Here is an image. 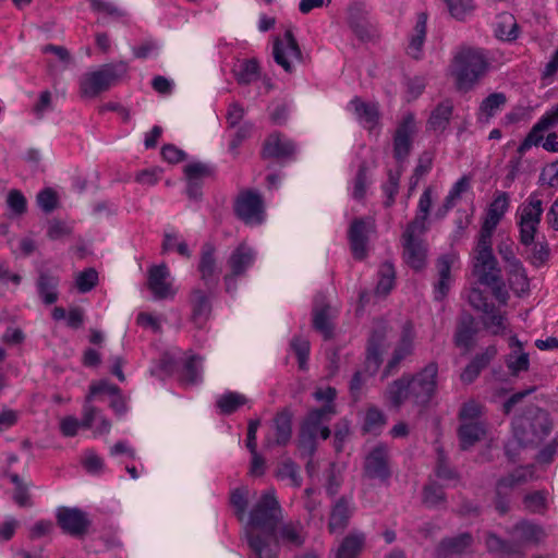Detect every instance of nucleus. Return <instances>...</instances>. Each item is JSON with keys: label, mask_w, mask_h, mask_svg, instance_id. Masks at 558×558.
<instances>
[{"label": "nucleus", "mask_w": 558, "mask_h": 558, "mask_svg": "<svg viewBox=\"0 0 558 558\" xmlns=\"http://www.w3.org/2000/svg\"><path fill=\"white\" fill-rule=\"evenodd\" d=\"M281 509L274 489L265 490L252 508L245 525L247 543L257 558H276L279 544L299 547L305 541L304 526L301 522H287L277 533Z\"/></svg>", "instance_id": "nucleus-1"}, {"label": "nucleus", "mask_w": 558, "mask_h": 558, "mask_svg": "<svg viewBox=\"0 0 558 558\" xmlns=\"http://www.w3.org/2000/svg\"><path fill=\"white\" fill-rule=\"evenodd\" d=\"M483 408L475 401L464 403L459 413L458 436L463 450L473 447L486 435V425L481 420Z\"/></svg>", "instance_id": "nucleus-6"}, {"label": "nucleus", "mask_w": 558, "mask_h": 558, "mask_svg": "<svg viewBox=\"0 0 558 558\" xmlns=\"http://www.w3.org/2000/svg\"><path fill=\"white\" fill-rule=\"evenodd\" d=\"M481 322L484 328L494 336L505 335L508 328L506 313L495 305L482 314Z\"/></svg>", "instance_id": "nucleus-31"}, {"label": "nucleus", "mask_w": 558, "mask_h": 558, "mask_svg": "<svg viewBox=\"0 0 558 558\" xmlns=\"http://www.w3.org/2000/svg\"><path fill=\"white\" fill-rule=\"evenodd\" d=\"M198 269L206 286L216 284L218 282L214 247L209 244H206L203 247Z\"/></svg>", "instance_id": "nucleus-35"}, {"label": "nucleus", "mask_w": 558, "mask_h": 558, "mask_svg": "<svg viewBox=\"0 0 558 558\" xmlns=\"http://www.w3.org/2000/svg\"><path fill=\"white\" fill-rule=\"evenodd\" d=\"M247 495L248 490L246 487H240L231 493V505L235 509V513L240 519H243L247 508Z\"/></svg>", "instance_id": "nucleus-57"}, {"label": "nucleus", "mask_w": 558, "mask_h": 558, "mask_svg": "<svg viewBox=\"0 0 558 558\" xmlns=\"http://www.w3.org/2000/svg\"><path fill=\"white\" fill-rule=\"evenodd\" d=\"M556 125H558V104L549 108L533 125L523 141L521 149H529L532 146L541 145L544 133Z\"/></svg>", "instance_id": "nucleus-19"}, {"label": "nucleus", "mask_w": 558, "mask_h": 558, "mask_svg": "<svg viewBox=\"0 0 558 558\" xmlns=\"http://www.w3.org/2000/svg\"><path fill=\"white\" fill-rule=\"evenodd\" d=\"M470 260L472 275L478 283L493 284L499 281L501 268L493 252V238L477 235Z\"/></svg>", "instance_id": "nucleus-4"}, {"label": "nucleus", "mask_w": 558, "mask_h": 558, "mask_svg": "<svg viewBox=\"0 0 558 558\" xmlns=\"http://www.w3.org/2000/svg\"><path fill=\"white\" fill-rule=\"evenodd\" d=\"M534 470L532 465L520 466L508 476L500 478L496 486L497 496L501 498L509 490L518 485L524 484L533 478Z\"/></svg>", "instance_id": "nucleus-28"}, {"label": "nucleus", "mask_w": 558, "mask_h": 558, "mask_svg": "<svg viewBox=\"0 0 558 558\" xmlns=\"http://www.w3.org/2000/svg\"><path fill=\"white\" fill-rule=\"evenodd\" d=\"M233 71L240 84H250L258 77V64L255 60L240 61Z\"/></svg>", "instance_id": "nucleus-46"}, {"label": "nucleus", "mask_w": 558, "mask_h": 558, "mask_svg": "<svg viewBox=\"0 0 558 558\" xmlns=\"http://www.w3.org/2000/svg\"><path fill=\"white\" fill-rule=\"evenodd\" d=\"M118 390L116 386L105 380L90 386L89 395L83 405V425L85 427H92L94 425V416L98 414V409L92 404V400L100 393H106L110 397L116 396Z\"/></svg>", "instance_id": "nucleus-23"}, {"label": "nucleus", "mask_w": 558, "mask_h": 558, "mask_svg": "<svg viewBox=\"0 0 558 558\" xmlns=\"http://www.w3.org/2000/svg\"><path fill=\"white\" fill-rule=\"evenodd\" d=\"M384 399L391 407L399 409L405 401H412V393L407 376L392 381L384 393Z\"/></svg>", "instance_id": "nucleus-29"}, {"label": "nucleus", "mask_w": 558, "mask_h": 558, "mask_svg": "<svg viewBox=\"0 0 558 558\" xmlns=\"http://www.w3.org/2000/svg\"><path fill=\"white\" fill-rule=\"evenodd\" d=\"M513 536L521 542L530 543L539 542L545 533L541 526L524 521L515 525Z\"/></svg>", "instance_id": "nucleus-44"}, {"label": "nucleus", "mask_w": 558, "mask_h": 558, "mask_svg": "<svg viewBox=\"0 0 558 558\" xmlns=\"http://www.w3.org/2000/svg\"><path fill=\"white\" fill-rule=\"evenodd\" d=\"M470 305L482 314L494 304L489 303L485 293L478 288H473L468 294Z\"/></svg>", "instance_id": "nucleus-60"}, {"label": "nucleus", "mask_w": 558, "mask_h": 558, "mask_svg": "<svg viewBox=\"0 0 558 558\" xmlns=\"http://www.w3.org/2000/svg\"><path fill=\"white\" fill-rule=\"evenodd\" d=\"M275 444L286 445L292 435L291 416L288 412L279 413L274 420Z\"/></svg>", "instance_id": "nucleus-43"}, {"label": "nucleus", "mask_w": 558, "mask_h": 558, "mask_svg": "<svg viewBox=\"0 0 558 558\" xmlns=\"http://www.w3.org/2000/svg\"><path fill=\"white\" fill-rule=\"evenodd\" d=\"M395 267L391 263H384L378 270V281L376 284L375 293L377 295H387L395 286Z\"/></svg>", "instance_id": "nucleus-42"}, {"label": "nucleus", "mask_w": 558, "mask_h": 558, "mask_svg": "<svg viewBox=\"0 0 558 558\" xmlns=\"http://www.w3.org/2000/svg\"><path fill=\"white\" fill-rule=\"evenodd\" d=\"M255 258L256 252L246 243H241L232 251L228 259V266L231 269V274L225 277L228 292L234 290L235 277L243 275L253 265Z\"/></svg>", "instance_id": "nucleus-11"}, {"label": "nucleus", "mask_w": 558, "mask_h": 558, "mask_svg": "<svg viewBox=\"0 0 558 558\" xmlns=\"http://www.w3.org/2000/svg\"><path fill=\"white\" fill-rule=\"evenodd\" d=\"M191 305L193 322L202 326L207 320L211 311L208 296L199 289H195L191 294Z\"/></svg>", "instance_id": "nucleus-37"}, {"label": "nucleus", "mask_w": 558, "mask_h": 558, "mask_svg": "<svg viewBox=\"0 0 558 558\" xmlns=\"http://www.w3.org/2000/svg\"><path fill=\"white\" fill-rule=\"evenodd\" d=\"M474 333L473 318L470 316L463 318L456 333V344L468 349L473 341Z\"/></svg>", "instance_id": "nucleus-53"}, {"label": "nucleus", "mask_w": 558, "mask_h": 558, "mask_svg": "<svg viewBox=\"0 0 558 558\" xmlns=\"http://www.w3.org/2000/svg\"><path fill=\"white\" fill-rule=\"evenodd\" d=\"M512 427L518 444L529 446L543 441L551 430V423L547 412L532 408L525 414L515 417Z\"/></svg>", "instance_id": "nucleus-3"}, {"label": "nucleus", "mask_w": 558, "mask_h": 558, "mask_svg": "<svg viewBox=\"0 0 558 558\" xmlns=\"http://www.w3.org/2000/svg\"><path fill=\"white\" fill-rule=\"evenodd\" d=\"M7 205L14 215H22L26 211V198L17 190H11L8 193Z\"/></svg>", "instance_id": "nucleus-61"}, {"label": "nucleus", "mask_w": 558, "mask_h": 558, "mask_svg": "<svg viewBox=\"0 0 558 558\" xmlns=\"http://www.w3.org/2000/svg\"><path fill=\"white\" fill-rule=\"evenodd\" d=\"M417 229L408 227L403 233V256L405 262L414 269L418 270L425 266L426 246L421 240Z\"/></svg>", "instance_id": "nucleus-15"}, {"label": "nucleus", "mask_w": 558, "mask_h": 558, "mask_svg": "<svg viewBox=\"0 0 558 558\" xmlns=\"http://www.w3.org/2000/svg\"><path fill=\"white\" fill-rule=\"evenodd\" d=\"M416 132L417 125L414 114H405L397 128L393 141L395 158L399 162L403 161L409 156L412 146V140Z\"/></svg>", "instance_id": "nucleus-16"}, {"label": "nucleus", "mask_w": 558, "mask_h": 558, "mask_svg": "<svg viewBox=\"0 0 558 558\" xmlns=\"http://www.w3.org/2000/svg\"><path fill=\"white\" fill-rule=\"evenodd\" d=\"M507 98L502 93L488 95L480 105L477 120L481 123H488L493 117L500 112L506 105Z\"/></svg>", "instance_id": "nucleus-32"}, {"label": "nucleus", "mask_w": 558, "mask_h": 558, "mask_svg": "<svg viewBox=\"0 0 558 558\" xmlns=\"http://www.w3.org/2000/svg\"><path fill=\"white\" fill-rule=\"evenodd\" d=\"M351 514L350 504L340 499L333 507L329 521V530L331 533L340 532L344 529Z\"/></svg>", "instance_id": "nucleus-40"}, {"label": "nucleus", "mask_w": 558, "mask_h": 558, "mask_svg": "<svg viewBox=\"0 0 558 558\" xmlns=\"http://www.w3.org/2000/svg\"><path fill=\"white\" fill-rule=\"evenodd\" d=\"M148 286L156 299H167L174 295L170 271L163 264L149 269Z\"/></svg>", "instance_id": "nucleus-21"}, {"label": "nucleus", "mask_w": 558, "mask_h": 558, "mask_svg": "<svg viewBox=\"0 0 558 558\" xmlns=\"http://www.w3.org/2000/svg\"><path fill=\"white\" fill-rule=\"evenodd\" d=\"M519 27L515 17L510 13H501L495 22V35L501 40L511 41L517 39Z\"/></svg>", "instance_id": "nucleus-39"}, {"label": "nucleus", "mask_w": 558, "mask_h": 558, "mask_svg": "<svg viewBox=\"0 0 558 558\" xmlns=\"http://www.w3.org/2000/svg\"><path fill=\"white\" fill-rule=\"evenodd\" d=\"M436 193L433 187L428 186L420 196L417 204V215L415 219L408 226L412 229H417L418 233H424L426 230V220L433 205Z\"/></svg>", "instance_id": "nucleus-33"}, {"label": "nucleus", "mask_w": 558, "mask_h": 558, "mask_svg": "<svg viewBox=\"0 0 558 558\" xmlns=\"http://www.w3.org/2000/svg\"><path fill=\"white\" fill-rule=\"evenodd\" d=\"M387 332L388 325L386 322H377L368 341L367 355H366V369L369 374H374L379 368L381 357L387 349Z\"/></svg>", "instance_id": "nucleus-13"}, {"label": "nucleus", "mask_w": 558, "mask_h": 558, "mask_svg": "<svg viewBox=\"0 0 558 558\" xmlns=\"http://www.w3.org/2000/svg\"><path fill=\"white\" fill-rule=\"evenodd\" d=\"M375 231L373 218L354 219L349 229V242L353 256L363 259L367 255L369 235Z\"/></svg>", "instance_id": "nucleus-12"}, {"label": "nucleus", "mask_w": 558, "mask_h": 558, "mask_svg": "<svg viewBox=\"0 0 558 558\" xmlns=\"http://www.w3.org/2000/svg\"><path fill=\"white\" fill-rule=\"evenodd\" d=\"M57 518L60 526L72 535L84 533L88 524L85 513L78 509L60 508Z\"/></svg>", "instance_id": "nucleus-22"}, {"label": "nucleus", "mask_w": 558, "mask_h": 558, "mask_svg": "<svg viewBox=\"0 0 558 558\" xmlns=\"http://www.w3.org/2000/svg\"><path fill=\"white\" fill-rule=\"evenodd\" d=\"M126 71L128 65L124 62L104 64L81 77V92L85 97H96L109 89Z\"/></svg>", "instance_id": "nucleus-7"}, {"label": "nucleus", "mask_w": 558, "mask_h": 558, "mask_svg": "<svg viewBox=\"0 0 558 558\" xmlns=\"http://www.w3.org/2000/svg\"><path fill=\"white\" fill-rule=\"evenodd\" d=\"M497 251L505 264V268L521 262L515 255L514 243L510 239L501 241L497 246Z\"/></svg>", "instance_id": "nucleus-58"}, {"label": "nucleus", "mask_w": 558, "mask_h": 558, "mask_svg": "<svg viewBox=\"0 0 558 558\" xmlns=\"http://www.w3.org/2000/svg\"><path fill=\"white\" fill-rule=\"evenodd\" d=\"M509 208V197L507 193H499L488 207L485 219L482 223L478 235L493 238L494 232Z\"/></svg>", "instance_id": "nucleus-18"}, {"label": "nucleus", "mask_w": 558, "mask_h": 558, "mask_svg": "<svg viewBox=\"0 0 558 558\" xmlns=\"http://www.w3.org/2000/svg\"><path fill=\"white\" fill-rule=\"evenodd\" d=\"M558 74V48L549 58L542 71V82L544 85H549L555 82Z\"/></svg>", "instance_id": "nucleus-62"}, {"label": "nucleus", "mask_w": 558, "mask_h": 558, "mask_svg": "<svg viewBox=\"0 0 558 558\" xmlns=\"http://www.w3.org/2000/svg\"><path fill=\"white\" fill-rule=\"evenodd\" d=\"M98 274L95 269H86L76 276L75 283L80 292L90 291L97 283Z\"/></svg>", "instance_id": "nucleus-59"}, {"label": "nucleus", "mask_w": 558, "mask_h": 558, "mask_svg": "<svg viewBox=\"0 0 558 558\" xmlns=\"http://www.w3.org/2000/svg\"><path fill=\"white\" fill-rule=\"evenodd\" d=\"M348 108L365 129L373 130L378 124L379 111L376 104L364 102L359 98H354L350 101Z\"/></svg>", "instance_id": "nucleus-24"}, {"label": "nucleus", "mask_w": 558, "mask_h": 558, "mask_svg": "<svg viewBox=\"0 0 558 558\" xmlns=\"http://www.w3.org/2000/svg\"><path fill=\"white\" fill-rule=\"evenodd\" d=\"M452 17L462 21L473 13L474 0H442Z\"/></svg>", "instance_id": "nucleus-50"}, {"label": "nucleus", "mask_w": 558, "mask_h": 558, "mask_svg": "<svg viewBox=\"0 0 558 558\" xmlns=\"http://www.w3.org/2000/svg\"><path fill=\"white\" fill-rule=\"evenodd\" d=\"M386 424L385 414L376 409L371 408L366 412L365 421H364V429L369 433H378Z\"/></svg>", "instance_id": "nucleus-55"}, {"label": "nucleus", "mask_w": 558, "mask_h": 558, "mask_svg": "<svg viewBox=\"0 0 558 558\" xmlns=\"http://www.w3.org/2000/svg\"><path fill=\"white\" fill-rule=\"evenodd\" d=\"M277 477L293 487H300L302 483L299 468L292 461H286L278 468Z\"/></svg>", "instance_id": "nucleus-51"}, {"label": "nucleus", "mask_w": 558, "mask_h": 558, "mask_svg": "<svg viewBox=\"0 0 558 558\" xmlns=\"http://www.w3.org/2000/svg\"><path fill=\"white\" fill-rule=\"evenodd\" d=\"M530 366L529 354L525 352L512 351L507 357V367L512 375H518L520 372L527 371Z\"/></svg>", "instance_id": "nucleus-56"}, {"label": "nucleus", "mask_w": 558, "mask_h": 558, "mask_svg": "<svg viewBox=\"0 0 558 558\" xmlns=\"http://www.w3.org/2000/svg\"><path fill=\"white\" fill-rule=\"evenodd\" d=\"M246 398L238 392H226L217 399V407L221 413L230 414L236 411L241 405L245 404Z\"/></svg>", "instance_id": "nucleus-49"}, {"label": "nucleus", "mask_w": 558, "mask_h": 558, "mask_svg": "<svg viewBox=\"0 0 558 558\" xmlns=\"http://www.w3.org/2000/svg\"><path fill=\"white\" fill-rule=\"evenodd\" d=\"M497 354V349L492 345L485 352L477 355L461 373V380L465 384L472 383L480 374V372L489 363V361Z\"/></svg>", "instance_id": "nucleus-38"}, {"label": "nucleus", "mask_w": 558, "mask_h": 558, "mask_svg": "<svg viewBox=\"0 0 558 558\" xmlns=\"http://www.w3.org/2000/svg\"><path fill=\"white\" fill-rule=\"evenodd\" d=\"M459 257L456 253L445 254L437 262V270L439 278L451 279V268L458 263Z\"/></svg>", "instance_id": "nucleus-64"}, {"label": "nucleus", "mask_w": 558, "mask_h": 558, "mask_svg": "<svg viewBox=\"0 0 558 558\" xmlns=\"http://www.w3.org/2000/svg\"><path fill=\"white\" fill-rule=\"evenodd\" d=\"M335 414V407L326 404L320 409L313 410L305 418L300 433V447L306 450L310 454L315 451L316 439H327L330 436L328 423Z\"/></svg>", "instance_id": "nucleus-5"}, {"label": "nucleus", "mask_w": 558, "mask_h": 558, "mask_svg": "<svg viewBox=\"0 0 558 558\" xmlns=\"http://www.w3.org/2000/svg\"><path fill=\"white\" fill-rule=\"evenodd\" d=\"M272 56L275 62L286 72H292L295 64L301 62L302 52L291 31L288 29L274 39Z\"/></svg>", "instance_id": "nucleus-10"}, {"label": "nucleus", "mask_w": 558, "mask_h": 558, "mask_svg": "<svg viewBox=\"0 0 558 558\" xmlns=\"http://www.w3.org/2000/svg\"><path fill=\"white\" fill-rule=\"evenodd\" d=\"M291 347L298 356L300 368H305L310 354V342L304 338L295 337Z\"/></svg>", "instance_id": "nucleus-63"}, {"label": "nucleus", "mask_w": 558, "mask_h": 558, "mask_svg": "<svg viewBox=\"0 0 558 558\" xmlns=\"http://www.w3.org/2000/svg\"><path fill=\"white\" fill-rule=\"evenodd\" d=\"M369 179L365 166H361L350 187V195L355 201H362L366 196Z\"/></svg>", "instance_id": "nucleus-52"}, {"label": "nucleus", "mask_w": 558, "mask_h": 558, "mask_svg": "<svg viewBox=\"0 0 558 558\" xmlns=\"http://www.w3.org/2000/svg\"><path fill=\"white\" fill-rule=\"evenodd\" d=\"M427 15L421 12L416 16V22L410 36L408 54L414 59H420L423 53V46L426 37Z\"/></svg>", "instance_id": "nucleus-30"}, {"label": "nucleus", "mask_w": 558, "mask_h": 558, "mask_svg": "<svg viewBox=\"0 0 558 558\" xmlns=\"http://www.w3.org/2000/svg\"><path fill=\"white\" fill-rule=\"evenodd\" d=\"M414 329L413 325L407 322L402 326V331L400 336V340L393 351V355L388 362L386 369L384 372V376H389L400 364V362L410 355L414 348Z\"/></svg>", "instance_id": "nucleus-20"}, {"label": "nucleus", "mask_w": 558, "mask_h": 558, "mask_svg": "<svg viewBox=\"0 0 558 558\" xmlns=\"http://www.w3.org/2000/svg\"><path fill=\"white\" fill-rule=\"evenodd\" d=\"M203 359L196 355L190 356L183 366L181 380L186 385H194L202 380Z\"/></svg>", "instance_id": "nucleus-45"}, {"label": "nucleus", "mask_w": 558, "mask_h": 558, "mask_svg": "<svg viewBox=\"0 0 558 558\" xmlns=\"http://www.w3.org/2000/svg\"><path fill=\"white\" fill-rule=\"evenodd\" d=\"M211 168L203 162H191L184 167V174L187 180V194L190 197L197 198L199 196L201 182L210 177Z\"/></svg>", "instance_id": "nucleus-25"}, {"label": "nucleus", "mask_w": 558, "mask_h": 558, "mask_svg": "<svg viewBox=\"0 0 558 558\" xmlns=\"http://www.w3.org/2000/svg\"><path fill=\"white\" fill-rule=\"evenodd\" d=\"M524 507L534 513H543L547 509V493L537 490L527 494L524 499Z\"/></svg>", "instance_id": "nucleus-54"}, {"label": "nucleus", "mask_w": 558, "mask_h": 558, "mask_svg": "<svg viewBox=\"0 0 558 558\" xmlns=\"http://www.w3.org/2000/svg\"><path fill=\"white\" fill-rule=\"evenodd\" d=\"M365 544L363 533H351L345 536L336 550V558H359Z\"/></svg>", "instance_id": "nucleus-36"}, {"label": "nucleus", "mask_w": 558, "mask_h": 558, "mask_svg": "<svg viewBox=\"0 0 558 558\" xmlns=\"http://www.w3.org/2000/svg\"><path fill=\"white\" fill-rule=\"evenodd\" d=\"M543 214V202L537 194H531L517 210L520 242L524 246L533 243Z\"/></svg>", "instance_id": "nucleus-8"}, {"label": "nucleus", "mask_w": 558, "mask_h": 558, "mask_svg": "<svg viewBox=\"0 0 558 558\" xmlns=\"http://www.w3.org/2000/svg\"><path fill=\"white\" fill-rule=\"evenodd\" d=\"M294 153L293 143L279 133L270 134L264 144L263 156L265 158H284Z\"/></svg>", "instance_id": "nucleus-27"}, {"label": "nucleus", "mask_w": 558, "mask_h": 558, "mask_svg": "<svg viewBox=\"0 0 558 558\" xmlns=\"http://www.w3.org/2000/svg\"><path fill=\"white\" fill-rule=\"evenodd\" d=\"M364 472L366 476L380 481H386L390 476L387 446L380 444L372 449L365 458Z\"/></svg>", "instance_id": "nucleus-17"}, {"label": "nucleus", "mask_w": 558, "mask_h": 558, "mask_svg": "<svg viewBox=\"0 0 558 558\" xmlns=\"http://www.w3.org/2000/svg\"><path fill=\"white\" fill-rule=\"evenodd\" d=\"M438 366L436 363L427 364L413 376H407L412 393V401L418 405L427 404L436 393Z\"/></svg>", "instance_id": "nucleus-9"}, {"label": "nucleus", "mask_w": 558, "mask_h": 558, "mask_svg": "<svg viewBox=\"0 0 558 558\" xmlns=\"http://www.w3.org/2000/svg\"><path fill=\"white\" fill-rule=\"evenodd\" d=\"M505 270L509 287L518 296L529 292L530 281L526 270L521 262L514 263L513 266L506 267Z\"/></svg>", "instance_id": "nucleus-34"}, {"label": "nucleus", "mask_w": 558, "mask_h": 558, "mask_svg": "<svg viewBox=\"0 0 558 558\" xmlns=\"http://www.w3.org/2000/svg\"><path fill=\"white\" fill-rule=\"evenodd\" d=\"M487 61L482 50L460 49L451 63L450 73L460 90H469L486 72Z\"/></svg>", "instance_id": "nucleus-2"}, {"label": "nucleus", "mask_w": 558, "mask_h": 558, "mask_svg": "<svg viewBox=\"0 0 558 558\" xmlns=\"http://www.w3.org/2000/svg\"><path fill=\"white\" fill-rule=\"evenodd\" d=\"M453 113V104L451 100L439 102L430 112L426 128L435 133H442L448 128Z\"/></svg>", "instance_id": "nucleus-26"}, {"label": "nucleus", "mask_w": 558, "mask_h": 558, "mask_svg": "<svg viewBox=\"0 0 558 558\" xmlns=\"http://www.w3.org/2000/svg\"><path fill=\"white\" fill-rule=\"evenodd\" d=\"M235 213L247 225H259L264 221L265 213L259 194L244 192L235 203Z\"/></svg>", "instance_id": "nucleus-14"}, {"label": "nucleus", "mask_w": 558, "mask_h": 558, "mask_svg": "<svg viewBox=\"0 0 558 558\" xmlns=\"http://www.w3.org/2000/svg\"><path fill=\"white\" fill-rule=\"evenodd\" d=\"M330 307L324 306L315 308L313 313L314 328L319 331L325 338H329L332 333V326L330 320Z\"/></svg>", "instance_id": "nucleus-48"}, {"label": "nucleus", "mask_w": 558, "mask_h": 558, "mask_svg": "<svg viewBox=\"0 0 558 558\" xmlns=\"http://www.w3.org/2000/svg\"><path fill=\"white\" fill-rule=\"evenodd\" d=\"M58 279L47 274H41L38 280V291L46 304H52L57 301Z\"/></svg>", "instance_id": "nucleus-47"}, {"label": "nucleus", "mask_w": 558, "mask_h": 558, "mask_svg": "<svg viewBox=\"0 0 558 558\" xmlns=\"http://www.w3.org/2000/svg\"><path fill=\"white\" fill-rule=\"evenodd\" d=\"M162 251L163 252H178L181 256L190 257L191 252L189 250L187 243L185 240L174 229H168L165 231L163 241H162Z\"/></svg>", "instance_id": "nucleus-41"}]
</instances>
